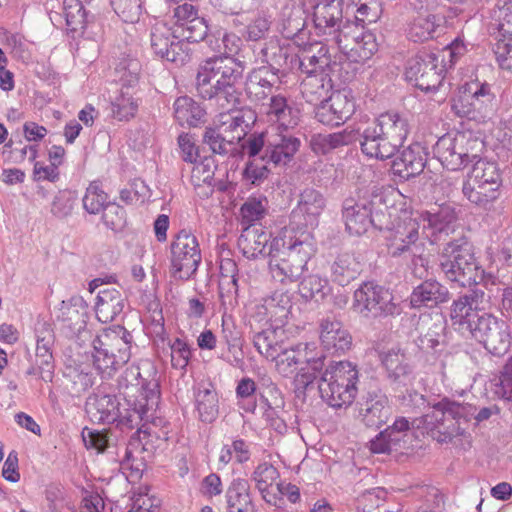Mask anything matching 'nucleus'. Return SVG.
<instances>
[{
  "label": "nucleus",
  "instance_id": "nucleus-1",
  "mask_svg": "<svg viewBox=\"0 0 512 512\" xmlns=\"http://www.w3.org/2000/svg\"><path fill=\"white\" fill-rule=\"evenodd\" d=\"M270 235L262 227L250 224L242 230L238 246L248 259L259 255L269 257V268L274 279L294 281L304 270L316 268L317 238L309 231L299 233L285 229L274 238L266 252Z\"/></svg>",
  "mask_w": 512,
  "mask_h": 512
},
{
  "label": "nucleus",
  "instance_id": "nucleus-2",
  "mask_svg": "<svg viewBox=\"0 0 512 512\" xmlns=\"http://www.w3.org/2000/svg\"><path fill=\"white\" fill-rule=\"evenodd\" d=\"M244 70V64L233 57L214 56L204 60L195 79L198 96L223 111L236 109L241 103Z\"/></svg>",
  "mask_w": 512,
  "mask_h": 512
},
{
  "label": "nucleus",
  "instance_id": "nucleus-3",
  "mask_svg": "<svg viewBox=\"0 0 512 512\" xmlns=\"http://www.w3.org/2000/svg\"><path fill=\"white\" fill-rule=\"evenodd\" d=\"M325 26L322 27V35L327 42H332V48L341 51L352 61H364L369 59L376 51L374 35L368 31L357 32L350 21H343L341 0H331L325 4L322 12Z\"/></svg>",
  "mask_w": 512,
  "mask_h": 512
},
{
  "label": "nucleus",
  "instance_id": "nucleus-4",
  "mask_svg": "<svg viewBox=\"0 0 512 512\" xmlns=\"http://www.w3.org/2000/svg\"><path fill=\"white\" fill-rule=\"evenodd\" d=\"M409 133L408 121L397 112L382 113L361 132L362 152L380 160L391 158L398 151Z\"/></svg>",
  "mask_w": 512,
  "mask_h": 512
},
{
  "label": "nucleus",
  "instance_id": "nucleus-5",
  "mask_svg": "<svg viewBox=\"0 0 512 512\" xmlns=\"http://www.w3.org/2000/svg\"><path fill=\"white\" fill-rule=\"evenodd\" d=\"M439 268L444 277L462 287L477 286L484 278V270L476 261L472 245L465 239L448 242L440 256Z\"/></svg>",
  "mask_w": 512,
  "mask_h": 512
},
{
  "label": "nucleus",
  "instance_id": "nucleus-6",
  "mask_svg": "<svg viewBox=\"0 0 512 512\" xmlns=\"http://www.w3.org/2000/svg\"><path fill=\"white\" fill-rule=\"evenodd\" d=\"M473 416L472 407L443 399L425 415L424 423L428 433L438 443H449L461 436Z\"/></svg>",
  "mask_w": 512,
  "mask_h": 512
},
{
  "label": "nucleus",
  "instance_id": "nucleus-7",
  "mask_svg": "<svg viewBox=\"0 0 512 512\" xmlns=\"http://www.w3.org/2000/svg\"><path fill=\"white\" fill-rule=\"evenodd\" d=\"M359 371L349 361H331L322 372V400L333 408H347L355 400Z\"/></svg>",
  "mask_w": 512,
  "mask_h": 512
},
{
  "label": "nucleus",
  "instance_id": "nucleus-8",
  "mask_svg": "<svg viewBox=\"0 0 512 512\" xmlns=\"http://www.w3.org/2000/svg\"><path fill=\"white\" fill-rule=\"evenodd\" d=\"M446 64L438 53L423 51L407 62L406 78L422 91L438 89L444 79Z\"/></svg>",
  "mask_w": 512,
  "mask_h": 512
},
{
  "label": "nucleus",
  "instance_id": "nucleus-9",
  "mask_svg": "<svg viewBox=\"0 0 512 512\" xmlns=\"http://www.w3.org/2000/svg\"><path fill=\"white\" fill-rule=\"evenodd\" d=\"M476 143L482 142L469 133H448L438 139L434 153L443 166L456 171L476 159L470 151V145Z\"/></svg>",
  "mask_w": 512,
  "mask_h": 512
},
{
  "label": "nucleus",
  "instance_id": "nucleus-10",
  "mask_svg": "<svg viewBox=\"0 0 512 512\" xmlns=\"http://www.w3.org/2000/svg\"><path fill=\"white\" fill-rule=\"evenodd\" d=\"M201 251L195 235L181 230L171 243L172 276L175 279L189 280L201 263Z\"/></svg>",
  "mask_w": 512,
  "mask_h": 512
},
{
  "label": "nucleus",
  "instance_id": "nucleus-11",
  "mask_svg": "<svg viewBox=\"0 0 512 512\" xmlns=\"http://www.w3.org/2000/svg\"><path fill=\"white\" fill-rule=\"evenodd\" d=\"M354 307L365 316L399 315L401 307L392 293L374 282H365L354 292Z\"/></svg>",
  "mask_w": 512,
  "mask_h": 512
},
{
  "label": "nucleus",
  "instance_id": "nucleus-12",
  "mask_svg": "<svg viewBox=\"0 0 512 512\" xmlns=\"http://www.w3.org/2000/svg\"><path fill=\"white\" fill-rule=\"evenodd\" d=\"M470 335L483 345L488 353L497 357L504 356L511 345L509 325L490 313H483L478 326H475Z\"/></svg>",
  "mask_w": 512,
  "mask_h": 512
},
{
  "label": "nucleus",
  "instance_id": "nucleus-13",
  "mask_svg": "<svg viewBox=\"0 0 512 512\" xmlns=\"http://www.w3.org/2000/svg\"><path fill=\"white\" fill-rule=\"evenodd\" d=\"M150 398L151 404L160 401V374L151 360H141L137 365L128 367L119 381L120 387Z\"/></svg>",
  "mask_w": 512,
  "mask_h": 512
},
{
  "label": "nucleus",
  "instance_id": "nucleus-14",
  "mask_svg": "<svg viewBox=\"0 0 512 512\" xmlns=\"http://www.w3.org/2000/svg\"><path fill=\"white\" fill-rule=\"evenodd\" d=\"M150 42L153 53L169 62L182 66L190 61L189 46L175 37L174 28L164 22L155 23L150 30Z\"/></svg>",
  "mask_w": 512,
  "mask_h": 512
},
{
  "label": "nucleus",
  "instance_id": "nucleus-15",
  "mask_svg": "<svg viewBox=\"0 0 512 512\" xmlns=\"http://www.w3.org/2000/svg\"><path fill=\"white\" fill-rule=\"evenodd\" d=\"M123 394L124 401L119 405L118 428L142 432L145 425L154 419L159 403L151 404L150 398L130 390L125 389Z\"/></svg>",
  "mask_w": 512,
  "mask_h": 512
},
{
  "label": "nucleus",
  "instance_id": "nucleus-16",
  "mask_svg": "<svg viewBox=\"0 0 512 512\" xmlns=\"http://www.w3.org/2000/svg\"><path fill=\"white\" fill-rule=\"evenodd\" d=\"M485 292L482 288L474 286L466 293L453 300L450 306V319L452 324L458 326L462 332L471 334L483 313L479 314L480 305L484 302Z\"/></svg>",
  "mask_w": 512,
  "mask_h": 512
},
{
  "label": "nucleus",
  "instance_id": "nucleus-17",
  "mask_svg": "<svg viewBox=\"0 0 512 512\" xmlns=\"http://www.w3.org/2000/svg\"><path fill=\"white\" fill-rule=\"evenodd\" d=\"M412 215L422 228V233L432 244L454 231L457 218L454 207L449 204L441 205L435 211L416 212Z\"/></svg>",
  "mask_w": 512,
  "mask_h": 512
},
{
  "label": "nucleus",
  "instance_id": "nucleus-18",
  "mask_svg": "<svg viewBox=\"0 0 512 512\" xmlns=\"http://www.w3.org/2000/svg\"><path fill=\"white\" fill-rule=\"evenodd\" d=\"M343 218L345 226L351 235H362L370 226L380 230L383 225L378 220L379 215H373V202L365 199L356 201L348 198L343 203Z\"/></svg>",
  "mask_w": 512,
  "mask_h": 512
},
{
  "label": "nucleus",
  "instance_id": "nucleus-19",
  "mask_svg": "<svg viewBox=\"0 0 512 512\" xmlns=\"http://www.w3.org/2000/svg\"><path fill=\"white\" fill-rule=\"evenodd\" d=\"M301 356L305 366L301 367L295 377L298 391L305 395L320 394V353L315 342L300 343Z\"/></svg>",
  "mask_w": 512,
  "mask_h": 512
},
{
  "label": "nucleus",
  "instance_id": "nucleus-20",
  "mask_svg": "<svg viewBox=\"0 0 512 512\" xmlns=\"http://www.w3.org/2000/svg\"><path fill=\"white\" fill-rule=\"evenodd\" d=\"M419 223L413 215L404 218L394 228L393 236L388 244L389 254L396 257H405L410 253L418 252L424 243L420 241Z\"/></svg>",
  "mask_w": 512,
  "mask_h": 512
},
{
  "label": "nucleus",
  "instance_id": "nucleus-21",
  "mask_svg": "<svg viewBox=\"0 0 512 512\" xmlns=\"http://www.w3.org/2000/svg\"><path fill=\"white\" fill-rule=\"evenodd\" d=\"M36 332L35 362L41 369V379L52 382L55 370L53 347L55 343L54 330L50 324L39 323Z\"/></svg>",
  "mask_w": 512,
  "mask_h": 512
},
{
  "label": "nucleus",
  "instance_id": "nucleus-22",
  "mask_svg": "<svg viewBox=\"0 0 512 512\" xmlns=\"http://www.w3.org/2000/svg\"><path fill=\"white\" fill-rule=\"evenodd\" d=\"M450 298V291L443 283L435 278H429L413 288L409 303L414 309H433L447 303Z\"/></svg>",
  "mask_w": 512,
  "mask_h": 512
},
{
  "label": "nucleus",
  "instance_id": "nucleus-23",
  "mask_svg": "<svg viewBox=\"0 0 512 512\" xmlns=\"http://www.w3.org/2000/svg\"><path fill=\"white\" fill-rule=\"evenodd\" d=\"M445 19L440 14L417 13L407 22L406 35L413 42H425L439 37L445 30Z\"/></svg>",
  "mask_w": 512,
  "mask_h": 512
},
{
  "label": "nucleus",
  "instance_id": "nucleus-24",
  "mask_svg": "<svg viewBox=\"0 0 512 512\" xmlns=\"http://www.w3.org/2000/svg\"><path fill=\"white\" fill-rule=\"evenodd\" d=\"M299 147L300 140L298 138L283 134L282 131L279 133L270 131L268 146L265 153L261 155V160L267 164L285 166L293 159Z\"/></svg>",
  "mask_w": 512,
  "mask_h": 512
},
{
  "label": "nucleus",
  "instance_id": "nucleus-25",
  "mask_svg": "<svg viewBox=\"0 0 512 512\" xmlns=\"http://www.w3.org/2000/svg\"><path fill=\"white\" fill-rule=\"evenodd\" d=\"M387 396L380 390L367 392L359 402V416L367 427L379 428L391 414Z\"/></svg>",
  "mask_w": 512,
  "mask_h": 512
},
{
  "label": "nucleus",
  "instance_id": "nucleus-26",
  "mask_svg": "<svg viewBox=\"0 0 512 512\" xmlns=\"http://www.w3.org/2000/svg\"><path fill=\"white\" fill-rule=\"evenodd\" d=\"M351 346L352 336L340 321L327 318L322 322V360L327 356H341Z\"/></svg>",
  "mask_w": 512,
  "mask_h": 512
},
{
  "label": "nucleus",
  "instance_id": "nucleus-27",
  "mask_svg": "<svg viewBox=\"0 0 512 512\" xmlns=\"http://www.w3.org/2000/svg\"><path fill=\"white\" fill-rule=\"evenodd\" d=\"M119 405L120 402L115 395L94 393L87 398L85 409L93 422L115 424L118 428Z\"/></svg>",
  "mask_w": 512,
  "mask_h": 512
},
{
  "label": "nucleus",
  "instance_id": "nucleus-28",
  "mask_svg": "<svg viewBox=\"0 0 512 512\" xmlns=\"http://www.w3.org/2000/svg\"><path fill=\"white\" fill-rule=\"evenodd\" d=\"M426 160L425 149L419 143L412 144L393 160V174L408 180L423 172Z\"/></svg>",
  "mask_w": 512,
  "mask_h": 512
},
{
  "label": "nucleus",
  "instance_id": "nucleus-29",
  "mask_svg": "<svg viewBox=\"0 0 512 512\" xmlns=\"http://www.w3.org/2000/svg\"><path fill=\"white\" fill-rule=\"evenodd\" d=\"M258 57L262 63L266 64L263 67H268V71L284 75L293 69L295 54L290 47L282 46L278 41L269 40L263 44Z\"/></svg>",
  "mask_w": 512,
  "mask_h": 512
},
{
  "label": "nucleus",
  "instance_id": "nucleus-30",
  "mask_svg": "<svg viewBox=\"0 0 512 512\" xmlns=\"http://www.w3.org/2000/svg\"><path fill=\"white\" fill-rule=\"evenodd\" d=\"M127 306V296L115 287L101 289L98 292L95 312L98 320L107 323L120 316Z\"/></svg>",
  "mask_w": 512,
  "mask_h": 512
},
{
  "label": "nucleus",
  "instance_id": "nucleus-31",
  "mask_svg": "<svg viewBox=\"0 0 512 512\" xmlns=\"http://www.w3.org/2000/svg\"><path fill=\"white\" fill-rule=\"evenodd\" d=\"M354 103L343 91H334L329 98L322 100V125L339 126L353 113Z\"/></svg>",
  "mask_w": 512,
  "mask_h": 512
},
{
  "label": "nucleus",
  "instance_id": "nucleus-32",
  "mask_svg": "<svg viewBox=\"0 0 512 512\" xmlns=\"http://www.w3.org/2000/svg\"><path fill=\"white\" fill-rule=\"evenodd\" d=\"M98 342H102L111 352L116 354L118 363L126 364L131 357L133 337L131 333L121 325H115L103 329L97 336Z\"/></svg>",
  "mask_w": 512,
  "mask_h": 512
},
{
  "label": "nucleus",
  "instance_id": "nucleus-33",
  "mask_svg": "<svg viewBox=\"0 0 512 512\" xmlns=\"http://www.w3.org/2000/svg\"><path fill=\"white\" fill-rule=\"evenodd\" d=\"M173 117L182 127L196 128L207 121L206 109L190 96H179L173 103Z\"/></svg>",
  "mask_w": 512,
  "mask_h": 512
},
{
  "label": "nucleus",
  "instance_id": "nucleus-34",
  "mask_svg": "<svg viewBox=\"0 0 512 512\" xmlns=\"http://www.w3.org/2000/svg\"><path fill=\"white\" fill-rule=\"evenodd\" d=\"M194 402L200 421L212 423L217 419L219 414V398L212 383L200 382L195 386Z\"/></svg>",
  "mask_w": 512,
  "mask_h": 512
},
{
  "label": "nucleus",
  "instance_id": "nucleus-35",
  "mask_svg": "<svg viewBox=\"0 0 512 512\" xmlns=\"http://www.w3.org/2000/svg\"><path fill=\"white\" fill-rule=\"evenodd\" d=\"M242 140V131L237 135H229L225 126H207L202 135V144L213 154L228 155L235 144Z\"/></svg>",
  "mask_w": 512,
  "mask_h": 512
},
{
  "label": "nucleus",
  "instance_id": "nucleus-36",
  "mask_svg": "<svg viewBox=\"0 0 512 512\" xmlns=\"http://www.w3.org/2000/svg\"><path fill=\"white\" fill-rule=\"evenodd\" d=\"M500 187V185H492L467 178L463 183L462 192L469 202L488 210L498 199Z\"/></svg>",
  "mask_w": 512,
  "mask_h": 512
},
{
  "label": "nucleus",
  "instance_id": "nucleus-37",
  "mask_svg": "<svg viewBox=\"0 0 512 512\" xmlns=\"http://www.w3.org/2000/svg\"><path fill=\"white\" fill-rule=\"evenodd\" d=\"M227 512H255L250 484L243 478L234 479L226 491Z\"/></svg>",
  "mask_w": 512,
  "mask_h": 512
},
{
  "label": "nucleus",
  "instance_id": "nucleus-38",
  "mask_svg": "<svg viewBox=\"0 0 512 512\" xmlns=\"http://www.w3.org/2000/svg\"><path fill=\"white\" fill-rule=\"evenodd\" d=\"M278 82L279 75L276 72L268 71V67H259L249 73L246 89L257 100H263L272 93L274 85Z\"/></svg>",
  "mask_w": 512,
  "mask_h": 512
},
{
  "label": "nucleus",
  "instance_id": "nucleus-39",
  "mask_svg": "<svg viewBox=\"0 0 512 512\" xmlns=\"http://www.w3.org/2000/svg\"><path fill=\"white\" fill-rule=\"evenodd\" d=\"M88 305L81 296H72L68 301H63L58 316L67 326L74 330H81L86 325Z\"/></svg>",
  "mask_w": 512,
  "mask_h": 512
},
{
  "label": "nucleus",
  "instance_id": "nucleus-40",
  "mask_svg": "<svg viewBox=\"0 0 512 512\" xmlns=\"http://www.w3.org/2000/svg\"><path fill=\"white\" fill-rule=\"evenodd\" d=\"M388 377L393 381H401L412 372V366L405 352L398 347H393L380 355Z\"/></svg>",
  "mask_w": 512,
  "mask_h": 512
},
{
  "label": "nucleus",
  "instance_id": "nucleus-41",
  "mask_svg": "<svg viewBox=\"0 0 512 512\" xmlns=\"http://www.w3.org/2000/svg\"><path fill=\"white\" fill-rule=\"evenodd\" d=\"M64 17L68 30L82 34L95 18L86 11L80 0H64Z\"/></svg>",
  "mask_w": 512,
  "mask_h": 512
},
{
  "label": "nucleus",
  "instance_id": "nucleus-42",
  "mask_svg": "<svg viewBox=\"0 0 512 512\" xmlns=\"http://www.w3.org/2000/svg\"><path fill=\"white\" fill-rule=\"evenodd\" d=\"M222 337L227 345L228 352L232 357H221L233 367H241L244 363L242 351L243 341L241 333L236 329L234 323H228L226 315H222Z\"/></svg>",
  "mask_w": 512,
  "mask_h": 512
},
{
  "label": "nucleus",
  "instance_id": "nucleus-43",
  "mask_svg": "<svg viewBox=\"0 0 512 512\" xmlns=\"http://www.w3.org/2000/svg\"><path fill=\"white\" fill-rule=\"evenodd\" d=\"M360 269L361 265L354 255L342 253L331 266L332 279L340 286H345L358 276Z\"/></svg>",
  "mask_w": 512,
  "mask_h": 512
},
{
  "label": "nucleus",
  "instance_id": "nucleus-44",
  "mask_svg": "<svg viewBox=\"0 0 512 512\" xmlns=\"http://www.w3.org/2000/svg\"><path fill=\"white\" fill-rule=\"evenodd\" d=\"M291 307L292 302L288 293L274 292L265 305V310L270 315V327L279 328L283 326L288 319Z\"/></svg>",
  "mask_w": 512,
  "mask_h": 512
},
{
  "label": "nucleus",
  "instance_id": "nucleus-45",
  "mask_svg": "<svg viewBox=\"0 0 512 512\" xmlns=\"http://www.w3.org/2000/svg\"><path fill=\"white\" fill-rule=\"evenodd\" d=\"M421 329H426L427 331L423 333L421 332L418 337V346L422 350H437L441 345L444 344L445 336V323L438 320L433 321V319L429 318L428 320L422 321Z\"/></svg>",
  "mask_w": 512,
  "mask_h": 512
},
{
  "label": "nucleus",
  "instance_id": "nucleus-46",
  "mask_svg": "<svg viewBox=\"0 0 512 512\" xmlns=\"http://www.w3.org/2000/svg\"><path fill=\"white\" fill-rule=\"evenodd\" d=\"M93 346V365L103 375L110 377L118 368L124 364L118 363L116 354L111 352L102 342H98V338L92 342Z\"/></svg>",
  "mask_w": 512,
  "mask_h": 512
},
{
  "label": "nucleus",
  "instance_id": "nucleus-47",
  "mask_svg": "<svg viewBox=\"0 0 512 512\" xmlns=\"http://www.w3.org/2000/svg\"><path fill=\"white\" fill-rule=\"evenodd\" d=\"M299 210L303 214L306 225L318 227L320 215V192L307 189L300 195Z\"/></svg>",
  "mask_w": 512,
  "mask_h": 512
},
{
  "label": "nucleus",
  "instance_id": "nucleus-48",
  "mask_svg": "<svg viewBox=\"0 0 512 512\" xmlns=\"http://www.w3.org/2000/svg\"><path fill=\"white\" fill-rule=\"evenodd\" d=\"M175 37L180 41L188 43H198L205 39L208 33V25L204 18L197 17L188 21V23L181 26L174 27Z\"/></svg>",
  "mask_w": 512,
  "mask_h": 512
},
{
  "label": "nucleus",
  "instance_id": "nucleus-49",
  "mask_svg": "<svg viewBox=\"0 0 512 512\" xmlns=\"http://www.w3.org/2000/svg\"><path fill=\"white\" fill-rule=\"evenodd\" d=\"M82 202L85 211L92 215L103 212L104 208L110 203L108 194L102 189L99 181H93L89 184Z\"/></svg>",
  "mask_w": 512,
  "mask_h": 512
},
{
  "label": "nucleus",
  "instance_id": "nucleus-50",
  "mask_svg": "<svg viewBox=\"0 0 512 512\" xmlns=\"http://www.w3.org/2000/svg\"><path fill=\"white\" fill-rule=\"evenodd\" d=\"M112 116L119 121H127L133 118L138 109V99L130 92V89L121 88L120 94L111 103Z\"/></svg>",
  "mask_w": 512,
  "mask_h": 512
},
{
  "label": "nucleus",
  "instance_id": "nucleus-51",
  "mask_svg": "<svg viewBox=\"0 0 512 512\" xmlns=\"http://www.w3.org/2000/svg\"><path fill=\"white\" fill-rule=\"evenodd\" d=\"M278 328L271 327L254 332L253 345L257 351L268 359L277 358L283 343L275 341Z\"/></svg>",
  "mask_w": 512,
  "mask_h": 512
},
{
  "label": "nucleus",
  "instance_id": "nucleus-52",
  "mask_svg": "<svg viewBox=\"0 0 512 512\" xmlns=\"http://www.w3.org/2000/svg\"><path fill=\"white\" fill-rule=\"evenodd\" d=\"M141 64L138 59L127 55L119 60L115 72L119 75L122 88L132 89L139 81Z\"/></svg>",
  "mask_w": 512,
  "mask_h": 512
},
{
  "label": "nucleus",
  "instance_id": "nucleus-53",
  "mask_svg": "<svg viewBox=\"0 0 512 512\" xmlns=\"http://www.w3.org/2000/svg\"><path fill=\"white\" fill-rule=\"evenodd\" d=\"M467 178L479 180L492 185H502L501 172L497 163L484 159H479L474 163Z\"/></svg>",
  "mask_w": 512,
  "mask_h": 512
},
{
  "label": "nucleus",
  "instance_id": "nucleus-54",
  "mask_svg": "<svg viewBox=\"0 0 512 512\" xmlns=\"http://www.w3.org/2000/svg\"><path fill=\"white\" fill-rule=\"evenodd\" d=\"M268 114L276 117L279 123L277 130L284 128L286 131L289 127L297 125V120L291 116L292 108L288 106L284 96L275 95L271 97Z\"/></svg>",
  "mask_w": 512,
  "mask_h": 512
},
{
  "label": "nucleus",
  "instance_id": "nucleus-55",
  "mask_svg": "<svg viewBox=\"0 0 512 512\" xmlns=\"http://www.w3.org/2000/svg\"><path fill=\"white\" fill-rule=\"evenodd\" d=\"M300 347L301 345H296L295 347L285 348L282 344L277 358H271L276 362L277 370L281 375L289 376L295 371L296 365L303 362Z\"/></svg>",
  "mask_w": 512,
  "mask_h": 512
},
{
  "label": "nucleus",
  "instance_id": "nucleus-56",
  "mask_svg": "<svg viewBox=\"0 0 512 512\" xmlns=\"http://www.w3.org/2000/svg\"><path fill=\"white\" fill-rule=\"evenodd\" d=\"M361 130L346 127L342 131L330 133L328 135L322 134V153L328 150L338 148L340 146L349 145L355 141L361 140Z\"/></svg>",
  "mask_w": 512,
  "mask_h": 512
},
{
  "label": "nucleus",
  "instance_id": "nucleus-57",
  "mask_svg": "<svg viewBox=\"0 0 512 512\" xmlns=\"http://www.w3.org/2000/svg\"><path fill=\"white\" fill-rule=\"evenodd\" d=\"M76 201L75 192L68 189L60 190L52 200L50 212L59 220L66 219L72 215Z\"/></svg>",
  "mask_w": 512,
  "mask_h": 512
},
{
  "label": "nucleus",
  "instance_id": "nucleus-58",
  "mask_svg": "<svg viewBox=\"0 0 512 512\" xmlns=\"http://www.w3.org/2000/svg\"><path fill=\"white\" fill-rule=\"evenodd\" d=\"M301 94L305 101L314 107L315 115L320 108V78L313 74V70H307V75L301 82Z\"/></svg>",
  "mask_w": 512,
  "mask_h": 512
},
{
  "label": "nucleus",
  "instance_id": "nucleus-59",
  "mask_svg": "<svg viewBox=\"0 0 512 512\" xmlns=\"http://www.w3.org/2000/svg\"><path fill=\"white\" fill-rule=\"evenodd\" d=\"M469 94H472L473 100L471 101L475 117L479 114L486 112L487 108L492 104L494 99L493 94L487 84L466 83Z\"/></svg>",
  "mask_w": 512,
  "mask_h": 512
},
{
  "label": "nucleus",
  "instance_id": "nucleus-60",
  "mask_svg": "<svg viewBox=\"0 0 512 512\" xmlns=\"http://www.w3.org/2000/svg\"><path fill=\"white\" fill-rule=\"evenodd\" d=\"M260 0H209L211 6L224 16H239L252 9Z\"/></svg>",
  "mask_w": 512,
  "mask_h": 512
},
{
  "label": "nucleus",
  "instance_id": "nucleus-61",
  "mask_svg": "<svg viewBox=\"0 0 512 512\" xmlns=\"http://www.w3.org/2000/svg\"><path fill=\"white\" fill-rule=\"evenodd\" d=\"M278 470L268 462L260 463L252 473L251 479L260 493L270 489L279 478Z\"/></svg>",
  "mask_w": 512,
  "mask_h": 512
},
{
  "label": "nucleus",
  "instance_id": "nucleus-62",
  "mask_svg": "<svg viewBox=\"0 0 512 512\" xmlns=\"http://www.w3.org/2000/svg\"><path fill=\"white\" fill-rule=\"evenodd\" d=\"M272 21L270 16L258 13L245 27L243 37L248 41L265 39L270 31Z\"/></svg>",
  "mask_w": 512,
  "mask_h": 512
},
{
  "label": "nucleus",
  "instance_id": "nucleus-63",
  "mask_svg": "<svg viewBox=\"0 0 512 512\" xmlns=\"http://www.w3.org/2000/svg\"><path fill=\"white\" fill-rule=\"evenodd\" d=\"M304 27L305 20L301 16L300 11H290L288 14H284V17L281 22L280 32L287 39L294 37L303 39V37L300 36L307 34Z\"/></svg>",
  "mask_w": 512,
  "mask_h": 512
},
{
  "label": "nucleus",
  "instance_id": "nucleus-64",
  "mask_svg": "<svg viewBox=\"0 0 512 512\" xmlns=\"http://www.w3.org/2000/svg\"><path fill=\"white\" fill-rule=\"evenodd\" d=\"M102 221L108 229L121 231L127 223L126 211L119 204L110 202L102 212Z\"/></svg>",
  "mask_w": 512,
  "mask_h": 512
}]
</instances>
